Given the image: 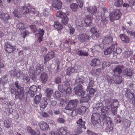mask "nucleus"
<instances>
[{
    "label": "nucleus",
    "instance_id": "f257e3e1",
    "mask_svg": "<svg viewBox=\"0 0 135 135\" xmlns=\"http://www.w3.org/2000/svg\"><path fill=\"white\" fill-rule=\"evenodd\" d=\"M28 6H23L22 7L21 9L23 13V14L25 15L27 17H28L30 15V13H32L34 14H36L37 15L39 12L36 11L33 7L31 6L29 4L28 5Z\"/></svg>",
    "mask_w": 135,
    "mask_h": 135
},
{
    "label": "nucleus",
    "instance_id": "f03ea898",
    "mask_svg": "<svg viewBox=\"0 0 135 135\" xmlns=\"http://www.w3.org/2000/svg\"><path fill=\"white\" fill-rule=\"evenodd\" d=\"M15 87L17 89V94L15 95V98L17 99H19L20 100L23 99L24 98V89L20 86L18 81H16L14 84Z\"/></svg>",
    "mask_w": 135,
    "mask_h": 135
},
{
    "label": "nucleus",
    "instance_id": "7ed1b4c3",
    "mask_svg": "<svg viewBox=\"0 0 135 135\" xmlns=\"http://www.w3.org/2000/svg\"><path fill=\"white\" fill-rule=\"evenodd\" d=\"M79 101L76 99L70 100L68 104L65 107V109L70 111H72L77 107L79 104Z\"/></svg>",
    "mask_w": 135,
    "mask_h": 135
},
{
    "label": "nucleus",
    "instance_id": "20e7f679",
    "mask_svg": "<svg viewBox=\"0 0 135 135\" xmlns=\"http://www.w3.org/2000/svg\"><path fill=\"white\" fill-rule=\"evenodd\" d=\"M113 13L114 14L111 12L109 14L110 19L111 21L119 19L121 16V13L118 9H115Z\"/></svg>",
    "mask_w": 135,
    "mask_h": 135
},
{
    "label": "nucleus",
    "instance_id": "39448f33",
    "mask_svg": "<svg viewBox=\"0 0 135 135\" xmlns=\"http://www.w3.org/2000/svg\"><path fill=\"white\" fill-rule=\"evenodd\" d=\"M79 41L81 43L87 42L90 40V38L89 35L85 33H80L77 36Z\"/></svg>",
    "mask_w": 135,
    "mask_h": 135
},
{
    "label": "nucleus",
    "instance_id": "423d86ee",
    "mask_svg": "<svg viewBox=\"0 0 135 135\" xmlns=\"http://www.w3.org/2000/svg\"><path fill=\"white\" fill-rule=\"evenodd\" d=\"M100 115L98 113H94L91 116V119L92 123L94 125L97 124L100 122Z\"/></svg>",
    "mask_w": 135,
    "mask_h": 135
},
{
    "label": "nucleus",
    "instance_id": "0eeeda50",
    "mask_svg": "<svg viewBox=\"0 0 135 135\" xmlns=\"http://www.w3.org/2000/svg\"><path fill=\"white\" fill-rule=\"evenodd\" d=\"M56 15L57 16L61 18V22L63 24L66 25L68 23L69 18L65 13L61 11L58 12L57 13Z\"/></svg>",
    "mask_w": 135,
    "mask_h": 135
},
{
    "label": "nucleus",
    "instance_id": "6e6552de",
    "mask_svg": "<svg viewBox=\"0 0 135 135\" xmlns=\"http://www.w3.org/2000/svg\"><path fill=\"white\" fill-rule=\"evenodd\" d=\"M9 73L11 76H13L14 77L17 79H19L21 76L23 75V73L21 71L18 69L11 70L9 72Z\"/></svg>",
    "mask_w": 135,
    "mask_h": 135
},
{
    "label": "nucleus",
    "instance_id": "1a4fd4ad",
    "mask_svg": "<svg viewBox=\"0 0 135 135\" xmlns=\"http://www.w3.org/2000/svg\"><path fill=\"white\" fill-rule=\"evenodd\" d=\"M16 49V46H12L11 43L7 42L6 43L4 46L5 51L8 53H11L15 51Z\"/></svg>",
    "mask_w": 135,
    "mask_h": 135
},
{
    "label": "nucleus",
    "instance_id": "9d476101",
    "mask_svg": "<svg viewBox=\"0 0 135 135\" xmlns=\"http://www.w3.org/2000/svg\"><path fill=\"white\" fill-rule=\"evenodd\" d=\"M74 90L75 94L79 96H81L85 91L83 89L82 85L78 84L74 88Z\"/></svg>",
    "mask_w": 135,
    "mask_h": 135
},
{
    "label": "nucleus",
    "instance_id": "9b49d317",
    "mask_svg": "<svg viewBox=\"0 0 135 135\" xmlns=\"http://www.w3.org/2000/svg\"><path fill=\"white\" fill-rule=\"evenodd\" d=\"M90 31L92 33V37L94 39L99 37L100 36L99 30L95 27H93L91 29Z\"/></svg>",
    "mask_w": 135,
    "mask_h": 135
},
{
    "label": "nucleus",
    "instance_id": "f8f14e48",
    "mask_svg": "<svg viewBox=\"0 0 135 135\" xmlns=\"http://www.w3.org/2000/svg\"><path fill=\"white\" fill-rule=\"evenodd\" d=\"M55 55V53L53 52H49L44 56V58L45 61L44 64H45L47 61L50 60L54 58Z\"/></svg>",
    "mask_w": 135,
    "mask_h": 135
},
{
    "label": "nucleus",
    "instance_id": "ddd939ff",
    "mask_svg": "<svg viewBox=\"0 0 135 135\" xmlns=\"http://www.w3.org/2000/svg\"><path fill=\"white\" fill-rule=\"evenodd\" d=\"M117 42H114L113 44L110 46V47L107 48L104 51V53L105 55H110L112 52H113L114 50L115 49V44H116Z\"/></svg>",
    "mask_w": 135,
    "mask_h": 135
},
{
    "label": "nucleus",
    "instance_id": "4468645a",
    "mask_svg": "<svg viewBox=\"0 0 135 135\" xmlns=\"http://www.w3.org/2000/svg\"><path fill=\"white\" fill-rule=\"evenodd\" d=\"M109 112V108L107 107L103 106L101 108V113L102 118L104 119L108 115Z\"/></svg>",
    "mask_w": 135,
    "mask_h": 135
},
{
    "label": "nucleus",
    "instance_id": "2eb2a0df",
    "mask_svg": "<svg viewBox=\"0 0 135 135\" xmlns=\"http://www.w3.org/2000/svg\"><path fill=\"white\" fill-rule=\"evenodd\" d=\"M62 2L60 0H54L52 3V6L56 9H59L61 7Z\"/></svg>",
    "mask_w": 135,
    "mask_h": 135
},
{
    "label": "nucleus",
    "instance_id": "dca6fc26",
    "mask_svg": "<svg viewBox=\"0 0 135 135\" xmlns=\"http://www.w3.org/2000/svg\"><path fill=\"white\" fill-rule=\"evenodd\" d=\"M93 17L92 16H86L84 19V23L86 27L90 26L92 23L91 22Z\"/></svg>",
    "mask_w": 135,
    "mask_h": 135
},
{
    "label": "nucleus",
    "instance_id": "f3484780",
    "mask_svg": "<svg viewBox=\"0 0 135 135\" xmlns=\"http://www.w3.org/2000/svg\"><path fill=\"white\" fill-rule=\"evenodd\" d=\"M124 74L128 76H132L133 74V71L131 68H126L124 69L123 71Z\"/></svg>",
    "mask_w": 135,
    "mask_h": 135
},
{
    "label": "nucleus",
    "instance_id": "a211bd4d",
    "mask_svg": "<svg viewBox=\"0 0 135 135\" xmlns=\"http://www.w3.org/2000/svg\"><path fill=\"white\" fill-rule=\"evenodd\" d=\"M113 37L110 36L105 37L104 38L102 39V42L104 44H109L113 41Z\"/></svg>",
    "mask_w": 135,
    "mask_h": 135
},
{
    "label": "nucleus",
    "instance_id": "6ab92c4d",
    "mask_svg": "<svg viewBox=\"0 0 135 135\" xmlns=\"http://www.w3.org/2000/svg\"><path fill=\"white\" fill-rule=\"evenodd\" d=\"M40 78L42 83L45 84L47 80V75L46 73L43 72L41 74Z\"/></svg>",
    "mask_w": 135,
    "mask_h": 135
},
{
    "label": "nucleus",
    "instance_id": "aec40b11",
    "mask_svg": "<svg viewBox=\"0 0 135 135\" xmlns=\"http://www.w3.org/2000/svg\"><path fill=\"white\" fill-rule=\"evenodd\" d=\"M125 96L128 99H131L134 97V93L131 91L130 90L127 89L125 91Z\"/></svg>",
    "mask_w": 135,
    "mask_h": 135
},
{
    "label": "nucleus",
    "instance_id": "412c9836",
    "mask_svg": "<svg viewBox=\"0 0 135 135\" xmlns=\"http://www.w3.org/2000/svg\"><path fill=\"white\" fill-rule=\"evenodd\" d=\"M113 78L114 79L115 83L119 84L121 83L123 79L121 76L117 75H113Z\"/></svg>",
    "mask_w": 135,
    "mask_h": 135
},
{
    "label": "nucleus",
    "instance_id": "4be33fe9",
    "mask_svg": "<svg viewBox=\"0 0 135 135\" xmlns=\"http://www.w3.org/2000/svg\"><path fill=\"white\" fill-rule=\"evenodd\" d=\"M46 98H43L40 102V108L44 109L46 107L48 103L46 101Z\"/></svg>",
    "mask_w": 135,
    "mask_h": 135
},
{
    "label": "nucleus",
    "instance_id": "5701e85b",
    "mask_svg": "<svg viewBox=\"0 0 135 135\" xmlns=\"http://www.w3.org/2000/svg\"><path fill=\"white\" fill-rule=\"evenodd\" d=\"M85 79L83 76L77 77L75 81V84L82 85L84 82Z\"/></svg>",
    "mask_w": 135,
    "mask_h": 135
},
{
    "label": "nucleus",
    "instance_id": "b1692460",
    "mask_svg": "<svg viewBox=\"0 0 135 135\" xmlns=\"http://www.w3.org/2000/svg\"><path fill=\"white\" fill-rule=\"evenodd\" d=\"M100 63V60L99 59L94 58L91 60L90 65L93 67H95L99 65Z\"/></svg>",
    "mask_w": 135,
    "mask_h": 135
},
{
    "label": "nucleus",
    "instance_id": "393cba45",
    "mask_svg": "<svg viewBox=\"0 0 135 135\" xmlns=\"http://www.w3.org/2000/svg\"><path fill=\"white\" fill-rule=\"evenodd\" d=\"M76 53L79 56H87L89 55L88 52L84 50H77L76 51Z\"/></svg>",
    "mask_w": 135,
    "mask_h": 135
},
{
    "label": "nucleus",
    "instance_id": "a878e982",
    "mask_svg": "<svg viewBox=\"0 0 135 135\" xmlns=\"http://www.w3.org/2000/svg\"><path fill=\"white\" fill-rule=\"evenodd\" d=\"M113 71L114 73V75H120L122 71V68L120 66H117L113 70Z\"/></svg>",
    "mask_w": 135,
    "mask_h": 135
},
{
    "label": "nucleus",
    "instance_id": "bb28decb",
    "mask_svg": "<svg viewBox=\"0 0 135 135\" xmlns=\"http://www.w3.org/2000/svg\"><path fill=\"white\" fill-rule=\"evenodd\" d=\"M27 130L28 133L31 135H40V132L38 131V130L36 132H35L31 128V127H28Z\"/></svg>",
    "mask_w": 135,
    "mask_h": 135
},
{
    "label": "nucleus",
    "instance_id": "cd10ccee",
    "mask_svg": "<svg viewBox=\"0 0 135 135\" xmlns=\"http://www.w3.org/2000/svg\"><path fill=\"white\" fill-rule=\"evenodd\" d=\"M76 69L75 67H68L66 70V74L67 75H69L72 73L75 72Z\"/></svg>",
    "mask_w": 135,
    "mask_h": 135
},
{
    "label": "nucleus",
    "instance_id": "c85d7f7f",
    "mask_svg": "<svg viewBox=\"0 0 135 135\" xmlns=\"http://www.w3.org/2000/svg\"><path fill=\"white\" fill-rule=\"evenodd\" d=\"M59 134L61 135H66L67 133V127H61L58 131Z\"/></svg>",
    "mask_w": 135,
    "mask_h": 135
},
{
    "label": "nucleus",
    "instance_id": "c756f323",
    "mask_svg": "<svg viewBox=\"0 0 135 135\" xmlns=\"http://www.w3.org/2000/svg\"><path fill=\"white\" fill-rule=\"evenodd\" d=\"M0 18L5 21H7L11 19V17L9 16L8 14L1 12L0 13Z\"/></svg>",
    "mask_w": 135,
    "mask_h": 135
},
{
    "label": "nucleus",
    "instance_id": "7c9ffc66",
    "mask_svg": "<svg viewBox=\"0 0 135 135\" xmlns=\"http://www.w3.org/2000/svg\"><path fill=\"white\" fill-rule=\"evenodd\" d=\"M87 91H89L88 95L90 97L94 96L95 93L96 91V89H94L93 88H90V87H87Z\"/></svg>",
    "mask_w": 135,
    "mask_h": 135
},
{
    "label": "nucleus",
    "instance_id": "2f4dec72",
    "mask_svg": "<svg viewBox=\"0 0 135 135\" xmlns=\"http://www.w3.org/2000/svg\"><path fill=\"white\" fill-rule=\"evenodd\" d=\"M81 99L84 102H88L90 99V97L89 95H87V94H85V92L82 94L81 95Z\"/></svg>",
    "mask_w": 135,
    "mask_h": 135
},
{
    "label": "nucleus",
    "instance_id": "473e14b6",
    "mask_svg": "<svg viewBox=\"0 0 135 135\" xmlns=\"http://www.w3.org/2000/svg\"><path fill=\"white\" fill-rule=\"evenodd\" d=\"M103 120L105 121L107 124L108 127H112L113 126V124L112 123L110 118L109 117H106L104 119L102 118Z\"/></svg>",
    "mask_w": 135,
    "mask_h": 135
},
{
    "label": "nucleus",
    "instance_id": "72a5a7b5",
    "mask_svg": "<svg viewBox=\"0 0 135 135\" xmlns=\"http://www.w3.org/2000/svg\"><path fill=\"white\" fill-rule=\"evenodd\" d=\"M53 92V90L50 88H47L46 90V97L49 99H50Z\"/></svg>",
    "mask_w": 135,
    "mask_h": 135
},
{
    "label": "nucleus",
    "instance_id": "f704fd0d",
    "mask_svg": "<svg viewBox=\"0 0 135 135\" xmlns=\"http://www.w3.org/2000/svg\"><path fill=\"white\" fill-rule=\"evenodd\" d=\"M83 113L80 108H77L75 110H73L72 111V114L74 116L76 115L77 114L81 115Z\"/></svg>",
    "mask_w": 135,
    "mask_h": 135
},
{
    "label": "nucleus",
    "instance_id": "c9c22d12",
    "mask_svg": "<svg viewBox=\"0 0 135 135\" xmlns=\"http://www.w3.org/2000/svg\"><path fill=\"white\" fill-rule=\"evenodd\" d=\"M42 95L41 94H39L38 95H37L34 98V103L36 104H39L41 99Z\"/></svg>",
    "mask_w": 135,
    "mask_h": 135
},
{
    "label": "nucleus",
    "instance_id": "e433bc0d",
    "mask_svg": "<svg viewBox=\"0 0 135 135\" xmlns=\"http://www.w3.org/2000/svg\"><path fill=\"white\" fill-rule=\"evenodd\" d=\"M54 27L59 31L61 30L63 28L60 23L58 22H55L54 24Z\"/></svg>",
    "mask_w": 135,
    "mask_h": 135
},
{
    "label": "nucleus",
    "instance_id": "4c0bfd02",
    "mask_svg": "<svg viewBox=\"0 0 135 135\" xmlns=\"http://www.w3.org/2000/svg\"><path fill=\"white\" fill-rule=\"evenodd\" d=\"M41 68L40 64L37 65L35 67V74L36 75H39L42 71L41 70Z\"/></svg>",
    "mask_w": 135,
    "mask_h": 135
},
{
    "label": "nucleus",
    "instance_id": "58836bf2",
    "mask_svg": "<svg viewBox=\"0 0 135 135\" xmlns=\"http://www.w3.org/2000/svg\"><path fill=\"white\" fill-rule=\"evenodd\" d=\"M88 11L92 14L95 13L97 12V8L95 6L88 7L87 8Z\"/></svg>",
    "mask_w": 135,
    "mask_h": 135
},
{
    "label": "nucleus",
    "instance_id": "ea45409f",
    "mask_svg": "<svg viewBox=\"0 0 135 135\" xmlns=\"http://www.w3.org/2000/svg\"><path fill=\"white\" fill-rule=\"evenodd\" d=\"M120 37L121 40L126 43L128 42L129 41V38L125 35L123 34H121L120 35Z\"/></svg>",
    "mask_w": 135,
    "mask_h": 135
},
{
    "label": "nucleus",
    "instance_id": "a19ab883",
    "mask_svg": "<svg viewBox=\"0 0 135 135\" xmlns=\"http://www.w3.org/2000/svg\"><path fill=\"white\" fill-rule=\"evenodd\" d=\"M116 44H115V50H114L113 51V54L114 55L116 56L117 54H120L122 52V49L120 48H116Z\"/></svg>",
    "mask_w": 135,
    "mask_h": 135
},
{
    "label": "nucleus",
    "instance_id": "79ce46f5",
    "mask_svg": "<svg viewBox=\"0 0 135 135\" xmlns=\"http://www.w3.org/2000/svg\"><path fill=\"white\" fill-rule=\"evenodd\" d=\"M35 71L34 67L33 66H31L29 69L28 73L29 75L31 76V75L35 74Z\"/></svg>",
    "mask_w": 135,
    "mask_h": 135
},
{
    "label": "nucleus",
    "instance_id": "37998d69",
    "mask_svg": "<svg viewBox=\"0 0 135 135\" xmlns=\"http://www.w3.org/2000/svg\"><path fill=\"white\" fill-rule=\"evenodd\" d=\"M76 123L79 124V127H85V122L81 119H80L78 120L77 121Z\"/></svg>",
    "mask_w": 135,
    "mask_h": 135
},
{
    "label": "nucleus",
    "instance_id": "c03bdc74",
    "mask_svg": "<svg viewBox=\"0 0 135 135\" xmlns=\"http://www.w3.org/2000/svg\"><path fill=\"white\" fill-rule=\"evenodd\" d=\"M101 18L102 20L100 23L101 26H105L107 23V21L105 17H102Z\"/></svg>",
    "mask_w": 135,
    "mask_h": 135
},
{
    "label": "nucleus",
    "instance_id": "a18cd8bd",
    "mask_svg": "<svg viewBox=\"0 0 135 135\" xmlns=\"http://www.w3.org/2000/svg\"><path fill=\"white\" fill-rule=\"evenodd\" d=\"M123 3L122 0H116L114 5L116 6L120 7L122 6Z\"/></svg>",
    "mask_w": 135,
    "mask_h": 135
},
{
    "label": "nucleus",
    "instance_id": "49530a36",
    "mask_svg": "<svg viewBox=\"0 0 135 135\" xmlns=\"http://www.w3.org/2000/svg\"><path fill=\"white\" fill-rule=\"evenodd\" d=\"M29 90L33 91L34 93H36L37 90V87L35 85H33L30 87Z\"/></svg>",
    "mask_w": 135,
    "mask_h": 135
},
{
    "label": "nucleus",
    "instance_id": "de8ad7c7",
    "mask_svg": "<svg viewBox=\"0 0 135 135\" xmlns=\"http://www.w3.org/2000/svg\"><path fill=\"white\" fill-rule=\"evenodd\" d=\"M58 89L59 91L62 93H63L65 91V89L64 88V86L60 84L58 85Z\"/></svg>",
    "mask_w": 135,
    "mask_h": 135
},
{
    "label": "nucleus",
    "instance_id": "09e8293b",
    "mask_svg": "<svg viewBox=\"0 0 135 135\" xmlns=\"http://www.w3.org/2000/svg\"><path fill=\"white\" fill-rule=\"evenodd\" d=\"M71 92L72 88L70 86H69L65 89V92L66 94V96H68L70 94Z\"/></svg>",
    "mask_w": 135,
    "mask_h": 135
},
{
    "label": "nucleus",
    "instance_id": "8fccbe9b",
    "mask_svg": "<svg viewBox=\"0 0 135 135\" xmlns=\"http://www.w3.org/2000/svg\"><path fill=\"white\" fill-rule=\"evenodd\" d=\"M89 81L87 87H93L94 85L93 79L91 78H89Z\"/></svg>",
    "mask_w": 135,
    "mask_h": 135
},
{
    "label": "nucleus",
    "instance_id": "3c124183",
    "mask_svg": "<svg viewBox=\"0 0 135 135\" xmlns=\"http://www.w3.org/2000/svg\"><path fill=\"white\" fill-rule=\"evenodd\" d=\"M10 91L12 94L14 95H16L17 94V89L16 90V87L14 86H12L11 87Z\"/></svg>",
    "mask_w": 135,
    "mask_h": 135
},
{
    "label": "nucleus",
    "instance_id": "603ef678",
    "mask_svg": "<svg viewBox=\"0 0 135 135\" xmlns=\"http://www.w3.org/2000/svg\"><path fill=\"white\" fill-rule=\"evenodd\" d=\"M70 7L71 9L75 11L76 9H78V7L77 4L73 3L70 5Z\"/></svg>",
    "mask_w": 135,
    "mask_h": 135
},
{
    "label": "nucleus",
    "instance_id": "864d4df0",
    "mask_svg": "<svg viewBox=\"0 0 135 135\" xmlns=\"http://www.w3.org/2000/svg\"><path fill=\"white\" fill-rule=\"evenodd\" d=\"M117 108L115 107H113L111 108V111L113 115H117Z\"/></svg>",
    "mask_w": 135,
    "mask_h": 135
},
{
    "label": "nucleus",
    "instance_id": "5fc2aeb1",
    "mask_svg": "<svg viewBox=\"0 0 135 135\" xmlns=\"http://www.w3.org/2000/svg\"><path fill=\"white\" fill-rule=\"evenodd\" d=\"M43 15L45 17H47L49 15V9L47 8H44L43 12Z\"/></svg>",
    "mask_w": 135,
    "mask_h": 135
},
{
    "label": "nucleus",
    "instance_id": "6e6d98bb",
    "mask_svg": "<svg viewBox=\"0 0 135 135\" xmlns=\"http://www.w3.org/2000/svg\"><path fill=\"white\" fill-rule=\"evenodd\" d=\"M61 78L60 77L57 76L54 79V81L55 83L58 84L61 83Z\"/></svg>",
    "mask_w": 135,
    "mask_h": 135
},
{
    "label": "nucleus",
    "instance_id": "4d7b16f0",
    "mask_svg": "<svg viewBox=\"0 0 135 135\" xmlns=\"http://www.w3.org/2000/svg\"><path fill=\"white\" fill-rule=\"evenodd\" d=\"M105 79L107 80V81L108 82L109 84H111L112 83V81H113V80L108 75L105 77Z\"/></svg>",
    "mask_w": 135,
    "mask_h": 135
},
{
    "label": "nucleus",
    "instance_id": "13d9d810",
    "mask_svg": "<svg viewBox=\"0 0 135 135\" xmlns=\"http://www.w3.org/2000/svg\"><path fill=\"white\" fill-rule=\"evenodd\" d=\"M60 97L61 94L59 92L57 91H55L54 96L55 99L57 100L58 99H60Z\"/></svg>",
    "mask_w": 135,
    "mask_h": 135
},
{
    "label": "nucleus",
    "instance_id": "bf43d9fd",
    "mask_svg": "<svg viewBox=\"0 0 135 135\" xmlns=\"http://www.w3.org/2000/svg\"><path fill=\"white\" fill-rule=\"evenodd\" d=\"M17 27L20 30H22L24 28H25L23 24L22 23H20L17 24Z\"/></svg>",
    "mask_w": 135,
    "mask_h": 135
},
{
    "label": "nucleus",
    "instance_id": "052dcab7",
    "mask_svg": "<svg viewBox=\"0 0 135 135\" xmlns=\"http://www.w3.org/2000/svg\"><path fill=\"white\" fill-rule=\"evenodd\" d=\"M113 103V107H115L118 108V106L119 105V102L118 100H114Z\"/></svg>",
    "mask_w": 135,
    "mask_h": 135
},
{
    "label": "nucleus",
    "instance_id": "680f3d73",
    "mask_svg": "<svg viewBox=\"0 0 135 135\" xmlns=\"http://www.w3.org/2000/svg\"><path fill=\"white\" fill-rule=\"evenodd\" d=\"M39 127H48L49 126L45 122L43 121H41L39 123Z\"/></svg>",
    "mask_w": 135,
    "mask_h": 135
},
{
    "label": "nucleus",
    "instance_id": "e2e57ef3",
    "mask_svg": "<svg viewBox=\"0 0 135 135\" xmlns=\"http://www.w3.org/2000/svg\"><path fill=\"white\" fill-rule=\"evenodd\" d=\"M71 84V81L69 80H66L64 82V85L65 86H70Z\"/></svg>",
    "mask_w": 135,
    "mask_h": 135
},
{
    "label": "nucleus",
    "instance_id": "0e129e2a",
    "mask_svg": "<svg viewBox=\"0 0 135 135\" xmlns=\"http://www.w3.org/2000/svg\"><path fill=\"white\" fill-rule=\"evenodd\" d=\"M77 2L79 7L81 8H82V7L83 6V2L82 0H76Z\"/></svg>",
    "mask_w": 135,
    "mask_h": 135
},
{
    "label": "nucleus",
    "instance_id": "69168bd1",
    "mask_svg": "<svg viewBox=\"0 0 135 135\" xmlns=\"http://www.w3.org/2000/svg\"><path fill=\"white\" fill-rule=\"evenodd\" d=\"M82 127H78L77 129H76L75 132L78 134H80L81 133L82 131L81 129Z\"/></svg>",
    "mask_w": 135,
    "mask_h": 135
},
{
    "label": "nucleus",
    "instance_id": "338daca9",
    "mask_svg": "<svg viewBox=\"0 0 135 135\" xmlns=\"http://www.w3.org/2000/svg\"><path fill=\"white\" fill-rule=\"evenodd\" d=\"M41 115L44 118L49 117H50L49 115L47 113L45 112L41 113Z\"/></svg>",
    "mask_w": 135,
    "mask_h": 135
},
{
    "label": "nucleus",
    "instance_id": "774afa93",
    "mask_svg": "<svg viewBox=\"0 0 135 135\" xmlns=\"http://www.w3.org/2000/svg\"><path fill=\"white\" fill-rule=\"evenodd\" d=\"M28 94L31 97H33L36 93H34L33 91H32L30 90H29V91L28 92Z\"/></svg>",
    "mask_w": 135,
    "mask_h": 135
}]
</instances>
